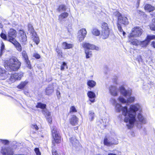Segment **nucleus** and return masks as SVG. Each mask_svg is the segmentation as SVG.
I'll use <instances>...</instances> for the list:
<instances>
[{"mask_svg":"<svg viewBox=\"0 0 155 155\" xmlns=\"http://www.w3.org/2000/svg\"><path fill=\"white\" fill-rule=\"evenodd\" d=\"M54 88L53 86L52 85L48 86L46 88L45 94L48 95H51L54 91Z\"/></svg>","mask_w":155,"mask_h":155,"instance_id":"obj_16","label":"nucleus"},{"mask_svg":"<svg viewBox=\"0 0 155 155\" xmlns=\"http://www.w3.org/2000/svg\"><path fill=\"white\" fill-rule=\"evenodd\" d=\"M21 63L15 57H13L4 63V67L8 71H16L20 67Z\"/></svg>","mask_w":155,"mask_h":155,"instance_id":"obj_2","label":"nucleus"},{"mask_svg":"<svg viewBox=\"0 0 155 155\" xmlns=\"http://www.w3.org/2000/svg\"><path fill=\"white\" fill-rule=\"evenodd\" d=\"M148 41L146 39L145 40L143 41H139L138 45L140 46L142 48H146L148 45Z\"/></svg>","mask_w":155,"mask_h":155,"instance_id":"obj_24","label":"nucleus"},{"mask_svg":"<svg viewBox=\"0 0 155 155\" xmlns=\"http://www.w3.org/2000/svg\"><path fill=\"white\" fill-rule=\"evenodd\" d=\"M66 7L65 5H61L59 6L58 10L59 12L64 11H66Z\"/></svg>","mask_w":155,"mask_h":155,"instance_id":"obj_35","label":"nucleus"},{"mask_svg":"<svg viewBox=\"0 0 155 155\" xmlns=\"http://www.w3.org/2000/svg\"><path fill=\"white\" fill-rule=\"evenodd\" d=\"M82 46L84 48L87 49L95 50L97 51L99 49V48L98 47L89 43L83 42L82 44Z\"/></svg>","mask_w":155,"mask_h":155,"instance_id":"obj_11","label":"nucleus"},{"mask_svg":"<svg viewBox=\"0 0 155 155\" xmlns=\"http://www.w3.org/2000/svg\"><path fill=\"white\" fill-rule=\"evenodd\" d=\"M117 100L119 102L123 104L126 103L127 102V100L121 96L117 98Z\"/></svg>","mask_w":155,"mask_h":155,"instance_id":"obj_38","label":"nucleus"},{"mask_svg":"<svg viewBox=\"0 0 155 155\" xmlns=\"http://www.w3.org/2000/svg\"><path fill=\"white\" fill-rule=\"evenodd\" d=\"M110 102L115 106L117 112H122L123 115L125 117L124 121L126 123L128 128H131L136 120V113L140 107V105L138 104L131 105L128 110L127 106L122 107L120 104L117 103L116 100L114 98H111Z\"/></svg>","mask_w":155,"mask_h":155,"instance_id":"obj_1","label":"nucleus"},{"mask_svg":"<svg viewBox=\"0 0 155 155\" xmlns=\"http://www.w3.org/2000/svg\"><path fill=\"white\" fill-rule=\"evenodd\" d=\"M101 28L102 29L101 35L103 39L107 38L110 34L111 31L107 23L104 22L101 23Z\"/></svg>","mask_w":155,"mask_h":155,"instance_id":"obj_6","label":"nucleus"},{"mask_svg":"<svg viewBox=\"0 0 155 155\" xmlns=\"http://www.w3.org/2000/svg\"><path fill=\"white\" fill-rule=\"evenodd\" d=\"M78 118L76 116L73 115L70 119V123L73 125H75L78 124Z\"/></svg>","mask_w":155,"mask_h":155,"instance_id":"obj_17","label":"nucleus"},{"mask_svg":"<svg viewBox=\"0 0 155 155\" xmlns=\"http://www.w3.org/2000/svg\"><path fill=\"white\" fill-rule=\"evenodd\" d=\"M28 81H23L18 85L17 86V88L19 89H21L24 88L28 84Z\"/></svg>","mask_w":155,"mask_h":155,"instance_id":"obj_27","label":"nucleus"},{"mask_svg":"<svg viewBox=\"0 0 155 155\" xmlns=\"http://www.w3.org/2000/svg\"><path fill=\"white\" fill-rule=\"evenodd\" d=\"M68 13L64 12L58 16V20L60 22L64 21L65 18L68 16Z\"/></svg>","mask_w":155,"mask_h":155,"instance_id":"obj_21","label":"nucleus"},{"mask_svg":"<svg viewBox=\"0 0 155 155\" xmlns=\"http://www.w3.org/2000/svg\"><path fill=\"white\" fill-rule=\"evenodd\" d=\"M63 48L64 49H68L72 48L73 45L71 44H68L66 42H64L62 43Z\"/></svg>","mask_w":155,"mask_h":155,"instance_id":"obj_26","label":"nucleus"},{"mask_svg":"<svg viewBox=\"0 0 155 155\" xmlns=\"http://www.w3.org/2000/svg\"><path fill=\"white\" fill-rule=\"evenodd\" d=\"M70 111L71 112H76L77 111V110L75 107L72 106H71L70 108Z\"/></svg>","mask_w":155,"mask_h":155,"instance_id":"obj_49","label":"nucleus"},{"mask_svg":"<svg viewBox=\"0 0 155 155\" xmlns=\"http://www.w3.org/2000/svg\"><path fill=\"white\" fill-rule=\"evenodd\" d=\"M0 142L5 145H6L7 144H8L9 142V141L6 140L0 139Z\"/></svg>","mask_w":155,"mask_h":155,"instance_id":"obj_46","label":"nucleus"},{"mask_svg":"<svg viewBox=\"0 0 155 155\" xmlns=\"http://www.w3.org/2000/svg\"><path fill=\"white\" fill-rule=\"evenodd\" d=\"M140 0H138V1H137V3H138V4L139 3V1Z\"/></svg>","mask_w":155,"mask_h":155,"instance_id":"obj_57","label":"nucleus"},{"mask_svg":"<svg viewBox=\"0 0 155 155\" xmlns=\"http://www.w3.org/2000/svg\"><path fill=\"white\" fill-rule=\"evenodd\" d=\"M13 42L14 43L13 44L15 45L17 50L19 51H21V47L20 44L18 42L15 41V42Z\"/></svg>","mask_w":155,"mask_h":155,"instance_id":"obj_31","label":"nucleus"},{"mask_svg":"<svg viewBox=\"0 0 155 155\" xmlns=\"http://www.w3.org/2000/svg\"><path fill=\"white\" fill-rule=\"evenodd\" d=\"M33 57L37 59H39L40 58V56L37 53H34L33 54Z\"/></svg>","mask_w":155,"mask_h":155,"instance_id":"obj_50","label":"nucleus"},{"mask_svg":"<svg viewBox=\"0 0 155 155\" xmlns=\"http://www.w3.org/2000/svg\"><path fill=\"white\" fill-rule=\"evenodd\" d=\"M56 51L58 54L59 58L62 57V51L58 48L56 49Z\"/></svg>","mask_w":155,"mask_h":155,"instance_id":"obj_41","label":"nucleus"},{"mask_svg":"<svg viewBox=\"0 0 155 155\" xmlns=\"http://www.w3.org/2000/svg\"><path fill=\"white\" fill-rule=\"evenodd\" d=\"M95 155H101V154H96Z\"/></svg>","mask_w":155,"mask_h":155,"instance_id":"obj_58","label":"nucleus"},{"mask_svg":"<svg viewBox=\"0 0 155 155\" xmlns=\"http://www.w3.org/2000/svg\"><path fill=\"white\" fill-rule=\"evenodd\" d=\"M150 29L153 31H155V18H153L152 20V23L150 25Z\"/></svg>","mask_w":155,"mask_h":155,"instance_id":"obj_33","label":"nucleus"},{"mask_svg":"<svg viewBox=\"0 0 155 155\" xmlns=\"http://www.w3.org/2000/svg\"><path fill=\"white\" fill-rule=\"evenodd\" d=\"M19 34L20 35L19 39L20 41L22 44H25L27 42V37L24 31L20 30L19 31Z\"/></svg>","mask_w":155,"mask_h":155,"instance_id":"obj_12","label":"nucleus"},{"mask_svg":"<svg viewBox=\"0 0 155 155\" xmlns=\"http://www.w3.org/2000/svg\"><path fill=\"white\" fill-rule=\"evenodd\" d=\"M46 105L41 103H38L36 107L37 108H40L43 109L42 113L46 116L48 122L51 124L52 122V118L51 116V113L46 108Z\"/></svg>","mask_w":155,"mask_h":155,"instance_id":"obj_5","label":"nucleus"},{"mask_svg":"<svg viewBox=\"0 0 155 155\" xmlns=\"http://www.w3.org/2000/svg\"><path fill=\"white\" fill-rule=\"evenodd\" d=\"M85 37V36L78 34V38L80 41H81L84 40Z\"/></svg>","mask_w":155,"mask_h":155,"instance_id":"obj_44","label":"nucleus"},{"mask_svg":"<svg viewBox=\"0 0 155 155\" xmlns=\"http://www.w3.org/2000/svg\"><path fill=\"white\" fill-rule=\"evenodd\" d=\"M87 95L89 98V101L92 103H94L95 101L94 98L96 95L94 92L90 91H88L87 93Z\"/></svg>","mask_w":155,"mask_h":155,"instance_id":"obj_15","label":"nucleus"},{"mask_svg":"<svg viewBox=\"0 0 155 155\" xmlns=\"http://www.w3.org/2000/svg\"><path fill=\"white\" fill-rule=\"evenodd\" d=\"M120 90L121 94L127 98V103H131L134 101L135 97H134L131 96V91L126 90L122 86L120 87Z\"/></svg>","mask_w":155,"mask_h":155,"instance_id":"obj_4","label":"nucleus"},{"mask_svg":"<svg viewBox=\"0 0 155 155\" xmlns=\"http://www.w3.org/2000/svg\"><path fill=\"white\" fill-rule=\"evenodd\" d=\"M142 33V30L139 27H135L132 30V32L129 35V37H137L140 36Z\"/></svg>","mask_w":155,"mask_h":155,"instance_id":"obj_9","label":"nucleus"},{"mask_svg":"<svg viewBox=\"0 0 155 155\" xmlns=\"http://www.w3.org/2000/svg\"><path fill=\"white\" fill-rule=\"evenodd\" d=\"M84 52L86 58H89L92 57V52L91 51L87 50V49H85Z\"/></svg>","mask_w":155,"mask_h":155,"instance_id":"obj_29","label":"nucleus"},{"mask_svg":"<svg viewBox=\"0 0 155 155\" xmlns=\"http://www.w3.org/2000/svg\"><path fill=\"white\" fill-rule=\"evenodd\" d=\"M28 31L31 35L33 34L34 33H36L31 24H29L28 25Z\"/></svg>","mask_w":155,"mask_h":155,"instance_id":"obj_32","label":"nucleus"},{"mask_svg":"<svg viewBox=\"0 0 155 155\" xmlns=\"http://www.w3.org/2000/svg\"><path fill=\"white\" fill-rule=\"evenodd\" d=\"M3 27V25H2L0 23V28H2Z\"/></svg>","mask_w":155,"mask_h":155,"instance_id":"obj_56","label":"nucleus"},{"mask_svg":"<svg viewBox=\"0 0 155 155\" xmlns=\"http://www.w3.org/2000/svg\"><path fill=\"white\" fill-rule=\"evenodd\" d=\"M8 37L9 38V41L12 43L15 42V38L16 36V32L13 29H11L8 33Z\"/></svg>","mask_w":155,"mask_h":155,"instance_id":"obj_10","label":"nucleus"},{"mask_svg":"<svg viewBox=\"0 0 155 155\" xmlns=\"http://www.w3.org/2000/svg\"><path fill=\"white\" fill-rule=\"evenodd\" d=\"M144 9L145 10H147L149 12H151L154 11L155 8L154 7L151 5L147 4L145 5L144 7Z\"/></svg>","mask_w":155,"mask_h":155,"instance_id":"obj_23","label":"nucleus"},{"mask_svg":"<svg viewBox=\"0 0 155 155\" xmlns=\"http://www.w3.org/2000/svg\"><path fill=\"white\" fill-rule=\"evenodd\" d=\"M78 34L86 36L87 35V31L86 29L85 28L81 29L79 31Z\"/></svg>","mask_w":155,"mask_h":155,"instance_id":"obj_34","label":"nucleus"},{"mask_svg":"<svg viewBox=\"0 0 155 155\" xmlns=\"http://www.w3.org/2000/svg\"><path fill=\"white\" fill-rule=\"evenodd\" d=\"M51 133L52 137L54 139L53 143L54 142L59 143L61 142L60 137L57 130V128L55 126H53L51 128Z\"/></svg>","mask_w":155,"mask_h":155,"instance_id":"obj_8","label":"nucleus"},{"mask_svg":"<svg viewBox=\"0 0 155 155\" xmlns=\"http://www.w3.org/2000/svg\"><path fill=\"white\" fill-rule=\"evenodd\" d=\"M1 152L2 155H18L14 153L13 148L7 145H4L2 147Z\"/></svg>","mask_w":155,"mask_h":155,"instance_id":"obj_7","label":"nucleus"},{"mask_svg":"<svg viewBox=\"0 0 155 155\" xmlns=\"http://www.w3.org/2000/svg\"><path fill=\"white\" fill-rule=\"evenodd\" d=\"M104 143L105 145L110 146L113 144H117L118 142H117L115 143H114L110 142L107 138L105 137L104 139Z\"/></svg>","mask_w":155,"mask_h":155,"instance_id":"obj_25","label":"nucleus"},{"mask_svg":"<svg viewBox=\"0 0 155 155\" xmlns=\"http://www.w3.org/2000/svg\"><path fill=\"white\" fill-rule=\"evenodd\" d=\"M109 91L111 95L116 96L118 95V90L116 86H111L109 87Z\"/></svg>","mask_w":155,"mask_h":155,"instance_id":"obj_13","label":"nucleus"},{"mask_svg":"<svg viewBox=\"0 0 155 155\" xmlns=\"http://www.w3.org/2000/svg\"><path fill=\"white\" fill-rule=\"evenodd\" d=\"M137 118L139 121L143 124H145L146 122V119L142 115L141 113H139L137 115Z\"/></svg>","mask_w":155,"mask_h":155,"instance_id":"obj_18","label":"nucleus"},{"mask_svg":"<svg viewBox=\"0 0 155 155\" xmlns=\"http://www.w3.org/2000/svg\"><path fill=\"white\" fill-rule=\"evenodd\" d=\"M71 142L72 143L73 145H75V143H78V141L74 137H72L70 139Z\"/></svg>","mask_w":155,"mask_h":155,"instance_id":"obj_42","label":"nucleus"},{"mask_svg":"<svg viewBox=\"0 0 155 155\" xmlns=\"http://www.w3.org/2000/svg\"><path fill=\"white\" fill-rule=\"evenodd\" d=\"M67 65L64 62H63V64L61 65V70L63 71L65 67H67Z\"/></svg>","mask_w":155,"mask_h":155,"instance_id":"obj_48","label":"nucleus"},{"mask_svg":"<svg viewBox=\"0 0 155 155\" xmlns=\"http://www.w3.org/2000/svg\"><path fill=\"white\" fill-rule=\"evenodd\" d=\"M36 155H41V153L39 149L38 148H36L34 149Z\"/></svg>","mask_w":155,"mask_h":155,"instance_id":"obj_45","label":"nucleus"},{"mask_svg":"<svg viewBox=\"0 0 155 155\" xmlns=\"http://www.w3.org/2000/svg\"><path fill=\"white\" fill-rule=\"evenodd\" d=\"M108 155H116L115 154L113 153H109Z\"/></svg>","mask_w":155,"mask_h":155,"instance_id":"obj_55","label":"nucleus"},{"mask_svg":"<svg viewBox=\"0 0 155 155\" xmlns=\"http://www.w3.org/2000/svg\"><path fill=\"white\" fill-rule=\"evenodd\" d=\"M10 75L8 73V72L5 71V70H3L0 67V75L2 77H4L2 79H5L7 78L8 75Z\"/></svg>","mask_w":155,"mask_h":155,"instance_id":"obj_19","label":"nucleus"},{"mask_svg":"<svg viewBox=\"0 0 155 155\" xmlns=\"http://www.w3.org/2000/svg\"><path fill=\"white\" fill-rule=\"evenodd\" d=\"M52 153L53 155H58V154L56 150H53Z\"/></svg>","mask_w":155,"mask_h":155,"instance_id":"obj_53","label":"nucleus"},{"mask_svg":"<svg viewBox=\"0 0 155 155\" xmlns=\"http://www.w3.org/2000/svg\"><path fill=\"white\" fill-rule=\"evenodd\" d=\"M31 127L33 129H35L36 130H38V128L37 126L35 124L32 125L31 126Z\"/></svg>","mask_w":155,"mask_h":155,"instance_id":"obj_52","label":"nucleus"},{"mask_svg":"<svg viewBox=\"0 0 155 155\" xmlns=\"http://www.w3.org/2000/svg\"><path fill=\"white\" fill-rule=\"evenodd\" d=\"M128 37L129 42H130V44L135 46H138L139 41H138L137 39H132L131 38L132 37H129V36Z\"/></svg>","mask_w":155,"mask_h":155,"instance_id":"obj_22","label":"nucleus"},{"mask_svg":"<svg viewBox=\"0 0 155 155\" xmlns=\"http://www.w3.org/2000/svg\"><path fill=\"white\" fill-rule=\"evenodd\" d=\"M96 84V82L93 80H89L87 82V85L89 87H93Z\"/></svg>","mask_w":155,"mask_h":155,"instance_id":"obj_30","label":"nucleus"},{"mask_svg":"<svg viewBox=\"0 0 155 155\" xmlns=\"http://www.w3.org/2000/svg\"><path fill=\"white\" fill-rule=\"evenodd\" d=\"M8 73L10 74V75H8V77H7V78L9 77V80L12 82H15L16 80V79L14 77V74H13L12 75H11V73H10L9 72Z\"/></svg>","mask_w":155,"mask_h":155,"instance_id":"obj_40","label":"nucleus"},{"mask_svg":"<svg viewBox=\"0 0 155 155\" xmlns=\"http://www.w3.org/2000/svg\"><path fill=\"white\" fill-rule=\"evenodd\" d=\"M92 33L96 36H99L100 34V31L96 28H94L93 29Z\"/></svg>","mask_w":155,"mask_h":155,"instance_id":"obj_36","label":"nucleus"},{"mask_svg":"<svg viewBox=\"0 0 155 155\" xmlns=\"http://www.w3.org/2000/svg\"><path fill=\"white\" fill-rule=\"evenodd\" d=\"M94 116V113L92 111H89L88 117L90 121L93 120Z\"/></svg>","mask_w":155,"mask_h":155,"instance_id":"obj_37","label":"nucleus"},{"mask_svg":"<svg viewBox=\"0 0 155 155\" xmlns=\"http://www.w3.org/2000/svg\"><path fill=\"white\" fill-rule=\"evenodd\" d=\"M22 53V55L26 63L27 67H28L30 69H31V66L30 64V62L28 59V56L26 51H23Z\"/></svg>","mask_w":155,"mask_h":155,"instance_id":"obj_14","label":"nucleus"},{"mask_svg":"<svg viewBox=\"0 0 155 155\" xmlns=\"http://www.w3.org/2000/svg\"><path fill=\"white\" fill-rule=\"evenodd\" d=\"M1 37L2 38L5 40H6V36L4 34L2 33L1 35Z\"/></svg>","mask_w":155,"mask_h":155,"instance_id":"obj_51","label":"nucleus"},{"mask_svg":"<svg viewBox=\"0 0 155 155\" xmlns=\"http://www.w3.org/2000/svg\"><path fill=\"white\" fill-rule=\"evenodd\" d=\"M151 45L153 48H155V41H152L151 43Z\"/></svg>","mask_w":155,"mask_h":155,"instance_id":"obj_54","label":"nucleus"},{"mask_svg":"<svg viewBox=\"0 0 155 155\" xmlns=\"http://www.w3.org/2000/svg\"><path fill=\"white\" fill-rule=\"evenodd\" d=\"M5 48V45L4 43L3 42L2 43V45L1 48V49L0 51V57H1L2 54L3 52L4 51Z\"/></svg>","mask_w":155,"mask_h":155,"instance_id":"obj_43","label":"nucleus"},{"mask_svg":"<svg viewBox=\"0 0 155 155\" xmlns=\"http://www.w3.org/2000/svg\"><path fill=\"white\" fill-rule=\"evenodd\" d=\"M13 74L14 77L16 79V80H20L21 77L23 76V73L21 72L19 73H15Z\"/></svg>","mask_w":155,"mask_h":155,"instance_id":"obj_28","label":"nucleus"},{"mask_svg":"<svg viewBox=\"0 0 155 155\" xmlns=\"http://www.w3.org/2000/svg\"><path fill=\"white\" fill-rule=\"evenodd\" d=\"M114 14L118 17L117 24L118 29L120 32H123V35L124 36L126 33L122 28L120 24H122L125 25H127L128 24V20L127 17H122L121 15V14L118 12H115Z\"/></svg>","mask_w":155,"mask_h":155,"instance_id":"obj_3","label":"nucleus"},{"mask_svg":"<svg viewBox=\"0 0 155 155\" xmlns=\"http://www.w3.org/2000/svg\"><path fill=\"white\" fill-rule=\"evenodd\" d=\"M31 37L34 41L38 45L40 42V40L39 37L38 36L36 32L34 33L31 35Z\"/></svg>","mask_w":155,"mask_h":155,"instance_id":"obj_20","label":"nucleus"},{"mask_svg":"<svg viewBox=\"0 0 155 155\" xmlns=\"http://www.w3.org/2000/svg\"><path fill=\"white\" fill-rule=\"evenodd\" d=\"M146 39L149 43L151 40L155 39V35H148Z\"/></svg>","mask_w":155,"mask_h":155,"instance_id":"obj_39","label":"nucleus"},{"mask_svg":"<svg viewBox=\"0 0 155 155\" xmlns=\"http://www.w3.org/2000/svg\"><path fill=\"white\" fill-rule=\"evenodd\" d=\"M59 88H57L56 90V94L58 98L59 99L61 97V93L60 91L58 90Z\"/></svg>","mask_w":155,"mask_h":155,"instance_id":"obj_47","label":"nucleus"}]
</instances>
